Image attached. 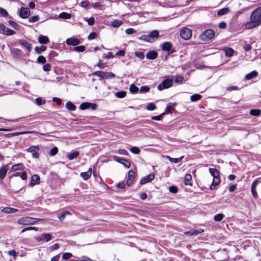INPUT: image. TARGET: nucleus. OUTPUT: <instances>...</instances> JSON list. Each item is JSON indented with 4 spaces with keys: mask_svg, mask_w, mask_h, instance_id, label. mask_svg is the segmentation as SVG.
Segmentation results:
<instances>
[{
    "mask_svg": "<svg viewBox=\"0 0 261 261\" xmlns=\"http://www.w3.org/2000/svg\"><path fill=\"white\" fill-rule=\"evenodd\" d=\"M250 21L245 24V28L251 29L258 26L261 23V7L254 10L250 15Z\"/></svg>",
    "mask_w": 261,
    "mask_h": 261,
    "instance_id": "f257e3e1",
    "label": "nucleus"
},
{
    "mask_svg": "<svg viewBox=\"0 0 261 261\" xmlns=\"http://www.w3.org/2000/svg\"><path fill=\"white\" fill-rule=\"evenodd\" d=\"M211 174L213 176V181L210 188L211 190L214 189L215 187L220 184L219 172L215 168H209Z\"/></svg>",
    "mask_w": 261,
    "mask_h": 261,
    "instance_id": "f03ea898",
    "label": "nucleus"
},
{
    "mask_svg": "<svg viewBox=\"0 0 261 261\" xmlns=\"http://www.w3.org/2000/svg\"><path fill=\"white\" fill-rule=\"evenodd\" d=\"M38 218H34L31 217H24L18 220L17 223L19 225H33L36 222L41 220Z\"/></svg>",
    "mask_w": 261,
    "mask_h": 261,
    "instance_id": "7ed1b4c3",
    "label": "nucleus"
},
{
    "mask_svg": "<svg viewBox=\"0 0 261 261\" xmlns=\"http://www.w3.org/2000/svg\"><path fill=\"white\" fill-rule=\"evenodd\" d=\"M215 36V32L212 29H207L200 35L199 38L201 40L206 41L211 40Z\"/></svg>",
    "mask_w": 261,
    "mask_h": 261,
    "instance_id": "20e7f679",
    "label": "nucleus"
},
{
    "mask_svg": "<svg viewBox=\"0 0 261 261\" xmlns=\"http://www.w3.org/2000/svg\"><path fill=\"white\" fill-rule=\"evenodd\" d=\"M92 74L93 75L99 76L100 78L99 80L111 79L112 78H114L115 76L112 72H105L100 71H95L93 72Z\"/></svg>",
    "mask_w": 261,
    "mask_h": 261,
    "instance_id": "39448f33",
    "label": "nucleus"
},
{
    "mask_svg": "<svg viewBox=\"0 0 261 261\" xmlns=\"http://www.w3.org/2000/svg\"><path fill=\"white\" fill-rule=\"evenodd\" d=\"M0 34L7 36H11L15 34V32L6 28L3 23H0Z\"/></svg>",
    "mask_w": 261,
    "mask_h": 261,
    "instance_id": "423d86ee",
    "label": "nucleus"
},
{
    "mask_svg": "<svg viewBox=\"0 0 261 261\" xmlns=\"http://www.w3.org/2000/svg\"><path fill=\"white\" fill-rule=\"evenodd\" d=\"M80 108L82 110L88 109L92 110H95L97 108V105L95 103H92L89 102H84L81 104Z\"/></svg>",
    "mask_w": 261,
    "mask_h": 261,
    "instance_id": "0eeeda50",
    "label": "nucleus"
},
{
    "mask_svg": "<svg viewBox=\"0 0 261 261\" xmlns=\"http://www.w3.org/2000/svg\"><path fill=\"white\" fill-rule=\"evenodd\" d=\"M192 35L191 31L190 29L185 28L182 29L180 33V37L184 40L189 39Z\"/></svg>",
    "mask_w": 261,
    "mask_h": 261,
    "instance_id": "6e6552de",
    "label": "nucleus"
},
{
    "mask_svg": "<svg viewBox=\"0 0 261 261\" xmlns=\"http://www.w3.org/2000/svg\"><path fill=\"white\" fill-rule=\"evenodd\" d=\"M27 151L32 153L33 158L38 159L39 156L38 151L39 148L37 146H31L27 149Z\"/></svg>",
    "mask_w": 261,
    "mask_h": 261,
    "instance_id": "1a4fd4ad",
    "label": "nucleus"
},
{
    "mask_svg": "<svg viewBox=\"0 0 261 261\" xmlns=\"http://www.w3.org/2000/svg\"><path fill=\"white\" fill-rule=\"evenodd\" d=\"M30 14V11L29 8L21 7L19 11V16L22 18H27Z\"/></svg>",
    "mask_w": 261,
    "mask_h": 261,
    "instance_id": "9d476101",
    "label": "nucleus"
},
{
    "mask_svg": "<svg viewBox=\"0 0 261 261\" xmlns=\"http://www.w3.org/2000/svg\"><path fill=\"white\" fill-rule=\"evenodd\" d=\"M113 158L115 161L123 164L126 168H129L130 167L131 164L130 162L126 159L119 158L118 156H114Z\"/></svg>",
    "mask_w": 261,
    "mask_h": 261,
    "instance_id": "9b49d317",
    "label": "nucleus"
},
{
    "mask_svg": "<svg viewBox=\"0 0 261 261\" xmlns=\"http://www.w3.org/2000/svg\"><path fill=\"white\" fill-rule=\"evenodd\" d=\"M65 42L67 45L72 46H76L81 43L79 39L73 37L67 39Z\"/></svg>",
    "mask_w": 261,
    "mask_h": 261,
    "instance_id": "f8f14e48",
    "label": "nucleus"
},
{
    "mask_svg": "<svg viewBox=\"0 0 261 261\" xmlns=\"http://www.w3.org/2000/svg\"><path fill=\"white\" fill-rule=\"evenodd\" d=\"M135 177V173L133 170H130L128 172V178L126 181V184L128 186H130L132 183Z\"/></svg>",
    "mask_w": 261,
    "mask_h": 261,
    "instance_id": "ddd939ff",
    "label": "nucleus"
},
{
    "mask_svg": "<svg viewBox=\"0 0 261 261\" xmlns=\"http://www.w3.org/2000/svg\"><path fill=\"white\" fill-rule=\"evenodd\" d=\"M154 178V175L152 173L149 174L148 175L143 177L140 180V184L141 185H144L151 181Z\"/></svg>",
    "mask_w": 261,
    "mask_h": 261,
    "instance_id": "4468645a",
    "label": "nucleus"
},
{
    "mask_svg": "<svg viewBox=\"0 0 261 261\" xmlns=\"http://www.w3.org/2000/svg\"><path fill=\"white\" fill-rule=\"evenodd\" d=\"M40 177L37 174H34L31 177V179L29 185L33 187L35 185L39 184L40 183Z\"/></svg>",
    "mask_w": 261,
    "mask_h": 261,
    "instance_id": "2eb2a0df",
    "label": "nucleus"
},
{
    "mask_svg": "<svg viewBox=\"0 0 261 261\" xmlns=\"http://www.w3.org/2000/svg\"><path fill=\"white\" fill-rule=\"evenodd\" d=\"M25 167L23 164L19 163L14 165L10 169V172H13L17 170H23Z\"/></svg>",
    "mask_w": 261,
    "mask_h": 261,
    "instance_id": "dca6fc26",
    "label": "nucleus"
},
{
    "mask_svg": "<svg viewBox=\"0 0 261 261\" xmlns=\"http://www.w3.org/2000/svg\"><path fill=\"white\" fill-rule=\"evenodd\" d=\"M19 43L22 45L28 51H30L32 49V44L25 40H20Z\"/></svg>",
    "mask_w": 261,
    "mask_h": 261,
    "instance_id": "f3484780",
    "label": "nucleus"
},
{
    "mask_svg": "<svg viewBox=\"0 0 261 261\" xmlns=\"http://www.w3.org/2000/svg\"><path fill=\"white\" fill-rule=\"evenodd\" d=\"M172 86V83H161L158 86V89L161 91L163 89H167Z\"/></svg>",
    "mask_w": 261,
    "mask_h": 261,
    "instance_id": "a211bd4d",
    "label": "nucleus"
},
{
    "mask_svg": "<svg viewBox=\"0 0 261 261\" xmlns=\"http://www.w3.org/2000/svg\"><path fill=\"white\" fill-rule=\"evenodd\" d=\"M8 169V165L3 166L0 168V179L2 180L5 178L7 174Z\"/></svg>",
    "mask_w": 261,
    "mask_h": 261,
    "instance_id": "6ab92c4d",
    "label": "nucleus"
},
{
    "mask_svg": "<svg viewBox=\"0 0 261 261\" xmlns=\"http://www.w3.org/2000/svg\"><path fill=\"white\" fill-rule=\"evenodd\" d=\"M19 210L18 209L15 208L5 207L2 209V212L6 214H11L17 212Z\"/></svg>",
    "mask_w": 261,
    "mask_h": 261,
    "instance_id": "aec40b11",
    "label": "nucleus"
},
{
    "mask_svg": "<svg viewBox=\"0 0 261 261\" xmlns=\"http://www.w3.org/2000/svg\"><path fill=\"white\" fill-rule=\"evenodd\" d=\"M159 32L156 30L151 31L148 35L149 39H151V42H152L154 39H156L159 36Z\"/></svg>",
    "mask_w": 261,
    "mask_h": 261,
    "instance_id": "412c9836",
    "label": "nucleus"
},
{
    "mask_svg": "<svg viewBox=\"0 0 261 261\" xmlns=\"http://www.w3.org/2000/svg\"><path fill=\"white\" fill-rule=\"evenodd\" d=\"M92 169L90 168L88 171L81 173L80 175L84 180H86L90 177Z\"/></svg>",
    "mask_w": 261,
    "mask_h": 261,
    "instance_id": "4be33fe9",
    "label": "nucleus"
},
{
    "mask_svg": "<svg viewBox=\"0 0 261 261\" xmlns=\"http://www.w3.org/2000/svg\"><path fill=\"white\" fill-rule=\"evenodd\" d=\"M146 56L148 59L153 60L157 57L158 53L154 50H151L147 53Z\"/></svg>",
    "mask_w": 261,
    "mask_h": 261,
    "instance_id": "5701e85b",
    "label": "nucleus"
},
{
    "mask_svg": "<svg viewBox=\"0 0 261 261\" xmlns=\"http://www.w3.org/2000/svg\"><path fill=\"white\" fill-rule=\"evenodd\" d=\"M258 180H255L252 184L251 185V193L252 195L254 197H256L257 196V192H256V187L258 184Z\"/></svg>",
    "mask_w": 261,
    "mask_h": 261,
    "instance_id": "b1692460",
    "label": "nucleus"
},
{
    "mask_svg": "<svg viewBox=\"0 0 261 261\" xmlns=\"http://www.w3.org/2000/svg\"><path fill=\"white\" fill-rule=\"evenodd\" d=\"M38 41L40 44H45L49 42V40L47 36L40 35L38 38Z\"/></svg>",
    "mask_w": 261,
    "mask_h": 261,
    "instance_id": "393cba45",
    "label": "nucleus"
},
{
    "mask_svg": "<svg viewBox=\"0 0 261 261\" xmlns=\"http://www.w3.org/2000/svg\"><path fill=\"white\" fill-rule=\"evenodd\" d=\"M80 152L78 151H74L69 153L68 158L69 160H72L79 156Z\"/></svg>",
    "mask_w": 261,
    "mask_h": 261,
    "instance_id": "a878e982",
    "label": "nucleus"
},
{
    "mask_svg": "<svg viewBox=\"0 0 261 261\" xmlns=\"http://www.w3.org/2000/svg\"><path fill=\"white\" fill-rule=\"evenodd\" d=\"M172 44L169 42H166L162 45V49L164 51H169L172 48Z\"/></svg>",
    "mask_w": 261,
    "mask_h": 261,
    "instance_id": "bb28decb",
    "label": "nucleus"
},
{
    "mask_svg": "<svg viewBox=\"0 0 261 261\" xmlns=\"http://www.w3.org/2000/svg\"><path fill=\"white\" fill-rule=\"evenodd\" d=\"M257 71L254 70V71H252L251 72L247 74L245 76V79L246 80H250L256 77L257 76Z\"/></svg>",
    "mask_w": 261,
    "mask_h": 261,
    "instance_id": "cd10ccee",
    "label": "nucleus"
},
{
    "mask_svg": "<svg viewBox=\"0 0 261 261\" xmlns=\"http://www.w3.org/2000/svg\"><path fill=\"white\" fill-rule=\"evenodd\" d=\"M123 23L122 20L119 19H115L111 22V26L113 28H117L120 26Z\"/></svg>",
    "mask_w": 261,
    "mask_h": 261,
    "instance_id": "c85d7f7f",
    "label": "nucleus"
},
{
    "mask_svg": "<svg viewBox=\"0 0 261 261\" xmlns=\"http://www.w3.org/2000/svg\"><path fill=\"white\" fill-rule=\"evenodd\" d=\"M192 176L189 174H187L184 178V183L186 185L191 186Z\"/></svg>",
    "mask_w": 261,
    "mask_h": 261,
    "instance_id": "c756f323",
    "label": "nucleus"
},
{
    "mask_svg": "<svg viewBox=\"0 0 261 261\" xmlns=\"http://www.w3.org/2000/svg\"><path fill=\"white\" fill-rule=\"evenodd\" d=\"M184 156H182L179 158H172L169 156H166V158L169 160V161L172 163H174L175 164H177L179 162H180L181 160L183 159Z\"/></svg>",
    "mask_w": 261,
    "mask_h": 261,
    "instance_id": "7c9ffc66",
    "label": "nucleus"
},
{
    "mask_svg": "<svg viewBox=\"0 0 261 261\" xmlns=\"http://www.w3.org/2000/svg\"><path fill=\"white\" fill-rule=\"evenodd\" d=\"M71 17V15L69 13H67L66 12H62L59 15V17L61 19H70Z\"/></svg>",
    "mask_w": 261,
    "mask_h": 261,
    "instance_id": "2f4dec72",
    "label": "nucleus"
},
{
    "mask_svg": "<svg viewBox=\"0 0 261 261\" xmlns=\"http://www.w3.org/2000/svg\"><path fill=\"white\" fill-rule=\"evenodd\" d=\"M71 213L68 211H65L58 215V218L60 221L63 220L67 215H70Z\"/></svg>",
    "mask_w": 261,
    "mask_h": 261,
    "instance_id": "473e14b6",
    "label": "nucleus"
},
{
    "mask_svg": "<svg viewBox=\"0 0 261 261\" xmlns=\"http://www.w3.org/2000/svg\"><path fill=\"white\" fill-rule=\"evenodd\" d=\"M66 108L70 110L73 111L75 110L76 107L70 101H68L66 104Z\"/></svg>",
    "mask_w": 261,
    "mask_h": 261,
    "instance_id": "72a5a7b5",
    "label": "nucleus"
},
{
    "mask_svg": "<svg viewBox=\"0 0 261 261\" xmlns=\"http://www.w3.org/2000/svg\"><path fill=\"white\" fill-rule=\"evenodd\" d=\"M47 48L44 45H41L40 47H36L35 48V50L36 52L39 54H41L42 52H43L46 50Z\"/></svg>",
    "mask_w": 261,
    "mask_h": 261,
    "instance_id": "f704fd0d",
    "label": "nucleus"
},
{
    "mask_svg": "<svg viewBox=\"0 0 261 261\" xmlns=\"http://www.w3.org/2000/svg\"><path fill=\"white\" fill-rule=\"evenodd\" d=\"M13 176L15 177L20 176L22 180H25L27 178V174L25 172L22 173L17 172Z\"/></svg>",
    "mask_w": 261,
    "mask_h": 261,
    "instance_id": "c9c22d12",
    "label": "nucleus"
},
{
    "mask_svg": "<svg viewBox=\"0 0 261 261\" xmlns=\"http://www.w3.org/2000/svg\"><path fill=\"white\" fill-rule=\"evenodd\" d=\"M233 53H234V50L231 48H226L225 49V55L227 57H230L232 56Z\"/></svg>",
    "mask_w": 261,
    "mask_h": 261,
    "instance_id": "e433bc0d",
    "label": "nucleus"
},
{
    "mask_svg": "<svg viewBox=\"0 0 261 261\" xmlns=\"http://www.w3.org/2000/svg\"><path fill=\"white\" fill-rule=\"evenodd\" d=\"M126 92L124 91L117 92L115 93V95L116 96V97L119 98H124L126 96Z\"/></svg>",
    "mask_w": 261,
    "mask_h": 261,
    "instance_id": "4c0bfd02",
    "label": "nucleus"
},
{
    "mask_svg": "<svg viewBox=\"0 0 261 261\" xmlns=\"http://www.w3.org/2000/svg\"><path fill=\"white\" fill-rule=\"evenodd\" d=\"M229 9L228 8H224L223 9H220L218 11V15L219 16H222L225 14H226L228 11Z\"/></svg>",
    "mask_w": 261,
    "mask_h": 261,
    "instance_id": "58836bf2",
    "label": "nucleus"
},
{
    "mask_svg": "<svg viewBox=\"0 0 261 261\" xmlns=\"http://www.w3.org/2000/svg\"><path fill=\"white\" fill-rule=\"evenodd\" d=\"M201 98V96L198 94H195L191 96L190 100L192 101H196L199 100Z\"/></svg>",
    "mask_w": 261,
    "mask_h": 261,
    "instance_id": "ea45409f",
    "label": "nucleus"
},
{
    "mask_svg": "<svg viewBox=\"0 0 261 261\" xmlns=\"http://www.w3.org/2000/svg\"><path fill=\"white\" fill-rule=\"evenodd\" d=\"M261 111L260 110L252 109L250 111V114L252 116H257L260 114Z\"/></svg>",
    "mask_w": 261,
    "mask_h": 261,
    "instance_id": "a19ab883",
    "label": "nucleus"
},
{
    "mask_svg": "<svg viewBox=\"0 0 261 261\" xmlns=\"http://www.w3.org/2000/svg\"><path fill=\"white\" fill-rule=\"evenodd\" d=\"M139 90V89L134 84L130 85L129 87V91L132 93H136Z\"/></svg>",
    "mask_w": 261,
    "mask_h": 261,
    "instance_id": "79ce46f5",
    "label": "nucleus"
},
{
    "mask_svg": "<svg viewBox=\"0 0 261 261\" xmlns=\"http://www.w3.org/2000/svg\"><path fill=\"white\" fill-rule=\"evenodd\" d=\"M224 217V216L222 214H219L214 216V220L215 221L219 222L221 221Z\"/></svg>",
    "mask_w": 261,
    "mask_h": 261,
    "instance_id": "37998d69",
    "label": "nucleus"
},
{
    "mask_svg": "<svg viewBox=\"0 0 261 261\" xmlns=\"http://www.w3.org/2000/svg\"><path fill=\"white\" fill-rule=\"evenodd\" d=\"M43 240H45L46 242H48L52 239V237L49 233H43Z\"/></svg>",
    "mask_w": 261,
    "mask_h": 261,
    "instance_id": "c03bdc74",
    "label": "nucleus"
},
{
    "mask_svg": "<svg viewBox=\"0 0 261 261\" xmlns=\"http://www.w3.org/2000/svg\"><path fill=\"white\" fill-rule=\"evenodd\" d=\"M85 50V46L84 45L78 46L74 47L73 50L77 52H83Z\"/></svg>",
    "mask_w": 261,
    "mask_h": 261,
    "instance_id": "a18cd8bd",
    "label": "nucleus"
},
{
    "mask_svg": "<svg viewBox=\"0 0 261 261\" xmlns=\"http://www.w3.org/2000/svg\"><path fill=\"white\" fill-rule=\"evenodd\" d=\"M156 109V106L152 102L149 103L146 107V109L148 111H153Z\"/></svg>",
    "mask_w": 261,
    "mask_h": 261,
    "instance_id": "49530a36",
    "label": "nucleus"
},
{
    "mask_svg": "<svg viewBox=\"0 0 261 261\" xmlns=\"http://www.w3.org/2000/svg\"><path fill=\"white\" fill-rule=\"evenodd\" d=\"M32 230H35V231H38V228L35 227H32V226L27 227H25V228H23L21 231V233H23V232H24L26 231Z\"/></svg>",
    "mask_w": 261,
    "mask_h": 261,
    "instance_id": "de8ad7c7",
    "label": "nucleus"
},
{
    "mask_svg": "<svg viewBox=\"0 0 261 261\" xmlns=\"http://www.w3.org/2000/svg\"><path fill=\"white\" fill-rule=\"evenodd\" d=\"M84 19L88 22L89 25H92L95 23V19L93 17H91L89 18H85Z\"/></svg>",
    "mask_w": 261,
    "mask_h": 261,
    "instance_id": "09e8293b",
    "label": "nucleus"
},
{
    "mask_svg": "<svg viewBox=\"0 0 261 261\" xmlns=\"http://www.w3.org/2000/svg\"><path fill=\"white\" fill-rule=\"evenodd\" d=\"M130 151L134 154H139L140 152V149L138 147H132L129 149Z\"/></svg>",
    "mask_w": 261,
    "mask_h": 261,
    "instance_id": "8fccbe9b",
    "label": "nucleus"
},
{
    "mask_svg": "<svg viewBox=\"0 0 261 261\" xmlns=\"http://www.w3.org/2000/svg\"><path fill=\"white\" fill-rule=\"evenodd\" d=\"M8 15L7 11L3 8L0 7V16L6 17Z\"/></svg>",
    "mask_w": 261,
    "mask_h": 261,
    "instance_id": "3c124183",
    "label": "nucleus"
},
{
    "mask_svg": "<svg viewBox=\"0 0 261 261\" xmlns=\"http://www.w3.org/2000/svg\"><path fill=\"white\" fill-rule=\"evenodd\" d=\"M37 61L38 63L45 64L46 62V59L43 56H40L38 57Z\"/></svg>",
    "mask_w": 261,
    "mask_h": 261,
    "instance_id": "603ef678",
    "label": "nucleus"
},
{
    "mask_svg": "<svg viewBox=\"0 0 261 261\" xmlns=\"http://www.w3.org/2000/svg\"><path fill=\"white\" fill-rule=\"evenodd\" d=\"M39 20V17L38 16H34L29 18V21L33 23L38 21Z\"/></svg>",
    "mask_w": 261,
    "mask_h": 261,
    "instance_id": "864d4df0",
    "label": "nucleus"
},
{
    "mask_svg": "<svg viewBox=\"0 0 261 261\" xmlns=\"http://www.w3.org/2000/svg\"><path fill=\"white\" fill-rule=\"evenodd\" d=\"M58 151V149L57 147H53L49 152V155L51 156L55 155Z\"/></svg>",
    "mask_w": 261,
    "mask_h": 261,
    "instance_id": "5fc2aeb1",
    "label": "nucleus"
},
{
    "mask_svg": "<svg viewBox=\"0 0 261 261\" xmlns=\"http://www.w3.org/2000/svg\"><path fill=\"white\" fill-rule=\"evenodd\" d=\"M204 232V230L202 229H198L197 230H192V236H197L198 234Z\"/></svg>",
    "mask_w": 261,
    "mask_h": 261,
    "instance_id": "6e6d98bb",
    "label": "nucleus"
},
{
    "mask_svg": "<svg viewBox=\"0 0 261 261\" xmlns=\"http://www.w3.org/2000/svg\"><path fill=\"white\" fill-rule=\"evenodd\" d=\"M51 64L47 63L45 64L43 66V69L44 71H49L51 70Z\"/></svg>",
    "mask_w": 261,
    "mask_h": 261,
    "instance_id": "4d7b16f0",
    "label": "nucleus"
},
{
    "mask_svg": "<svg viewBox=\"0 0 261 261\" xmlns=\"http://www.w3.org/2000/svg\"><path fill=\"white\" fill-rule=\"evenodd\" d=\"M72 256V254L69 252H66L63 254L62 258L63 259H68Z\"/></svg>",
    "mask_w": 261,
    "mask_h": 261,
    "instance_id": "13d9d810",
    "label": "nucleus"
},
{
    "mask_svg": "<svg viewBox=\"0 0 261 261\" xmlns=\"http://www.w3.org/2000/svg\"><path fill=\"white\" fill-rule=\"evenodd\" d=\"M149 90V87L147 86H144L141 87L140 89V93H146L148 92Z\"/></svg>",
    "mask_w": 261,
    "mask_h": 261,
    "instance_id": "bf43d9fd",
    "label": "nucleus"
},
{
    "mask_svg": "<svg viewBox=\"0 0 261 261\" xmlns=\"http://www.w3.org/2000/svg\"><path fill=\"white\" fill-rule=\"evenodd\" d=\"M169 190L170 192L175 194L177 192L178 189L176 186H172L169 187Z\"/></svg>",
    "mask_w": 261,
    "mask_h": 261,
    "instance_id": "052dcab7",
    "label": "nucleus"
},
{
    "mask_svg": "<svg viewBox=\"0 0 261 261\" xmlns=\"http://www.w3.org/2000/svg\"><path fill=\"white\" fill-rule=\"evenodd\" d=\"M139 39L141 40H143L146 42H151V39H149L148 35H142Z\"/></svg>",
    "mask_w": 261,
    "mask_h": 261,
    "instance_id": "680f3d73",
    "label": "nucleus"
},
{
    "mask_svg": "<svg viewBox=\"0 0 261 261\" xmlns=\"http://www.w3.org/2000/svg\"><path fill=\"white\" fill-rule=\"evenodd\" d=\"M117 153L122 155H127L128 153L127 151L124 149H119L117 150Z\"/></svg>",
    "mask_w": 261,
    "mask_h": 261,
    "instance_id": "e2e57ef3",
    "label": "nucleus"
},
{
    "mask_svg": "<svg viewBox=\"0 0 261 261\" xmlns=\"http://www.w3.org/2000/svg\"><path fill=\"white\" fill-rule=\"evenodd\" d=\"M135 55L140 59H143L144 58V54L143 52H135Z\"/></svg>",
    "mask_w": 261,
    "mask_h": 261,
    "instance_id": "0e129e2a",
    "label": "nucleus"
},
{
    "mask_svg": "<svg viewBox=\"0 0 261 261\" xmlns=\"http://www.w3.org/2000/svg\"><path fill=\"white\" fill-rule=\"evenodd\" d=\"M165 113H163L161 114L160 115L156 116H152L151 117V119L153 120H156V121H160L161 120V117L165 115Z\"/></svg>",
    "mask_w": 261,
    "mask_h": 261,
    "instance_id": "69168bd1",
    "label": "nucleus"
},
{
    "mask_svg": "<svg viewBox=\"0 0 261 261\" xmlns=\"http://www.w3.org/2000/svg\"><path fill=\"white\" fill-rule=\"evenodd\" d=\"M174 104L172 103H169L167 105V107L166 108V112L167 113H171V110L173 108Z\"/></svg>",
    "mask_w": 261,
    "mask_h": 261,
    "instance_id": "338daca9",
    "label": "nucleus"
},
{
    "mask_svg": "<svg viewBox=\"0 0 261 261\" xmlns=\"http://www.w3.org/2000/svg\"><path fill=\"white\" fill-rule=\"evenodd\" d=\"M136 31L135 29L133 28H129L125 30V33L127 35H130L134 33H135Z\"/></svg>",
    "mask_w": 261,
    "mask_h": 261,
    "instance_id": "774afa93",
    "label": "nucleus"
}]
</instances>
